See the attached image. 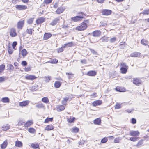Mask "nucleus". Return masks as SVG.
<instances>
[{
	"mask_svg": "<svg viewBox=\"0 0 149 149\" xmlns=\"http://www.w3.org/2000/svg\"><path fill=\"white\" fill-rule=\"evenodd\" d=\"M63 49L61 47V48H59L58 49V53H60L62 52H63Z\"/></svg>",
	"mask_w": 149,
	"mask_h": 149,
	"instance_id": "64",
	"label": "nucleus"
},
{
	"mask_svg": "<svg viewBox=\"0 0 149 149\" xmlns=\"http://www.w3.org/2000/svg\"><path fill=\"white\" fill-rule=\"evenodd\" d=\"M31 146L32 148L34 149L38 148L39 147V145L38 143H32Z\"/></svg>",
	"mask_w": 149,
	"mask_h": 149,
	"instance_id": "33",
	"label": "nucleus"
},
{
	"mask_svg": "<svg viewBox=\"0 0 149 149\" xmlns=\"http://www.w3.org/2000/svg\"><path fill=\"white\" fill-rule=\"evenodd\" d=\"M61 85V83L59 81H56L54 84V87L56 88H59Z\"/></svg>",
	"mask_w": 149,
	"mask_h": 149,
	"instance_id": "26",
	"label": "nucleus"
},
{
	"mask_svg": "<svg viewBox=\"0 0 149 149\" xmlns=\"http://www.w3.org/2000/svg\"><path fill=\"white\" fill-rule=\"evenodd\" d=\"M36 77L33 75H28L25 76V78L27 80H33L35 79L36 78Z\"/></svg>",
	"mask_w": 149,
	"mask_h": 149,
	"instance_id": "10",
	"label": "nucleus"
},
{
	"mask_svg": "<svg viewBox=\"0 0 149 149\" xmlns=\"http://www.w3.org/2000/svg\"><path fill=\"white\" fill-rule=\"evenodd\" d=\"M87 24L85 22H83L81 23L80 25L77 26L76 28V30L79 31H83L85 30L87 27Z\"/></svg>",
	"mask_w": 149,
	"mask_h": 149,
	"instance_id": "2",
	"label": "nucleus"
},
{
	"mask_svg": "<svg viewBox=\"0 0 149 149\" xmlns=\"http://www.w3.org/2000/svg\"><path fill=\"white\" fill-rule=\"evenodd\" d=\"M116 40V38L115 37H114L111 38L110 40V42L111 43H113L115 42Z\"/></svg>",
	"mask_w": 149,
	"mask_h": 149,
	"instance_id": "57",
	"label": "nucleus"
},
{
	"mask_svg": "<svg viewBox=\"0 0 149 149\" xmlns=\"http://www.w3.org/2000/svg\"><path fill=\"white\" fill-rule=\"evenodd\" d=\"M58 60L55 59L51 60L50 63H56L58 62Z\"/></svg>",
	"mask_w": 149,
	"mask_h": 149,
	"instance_id": "59",
	"label": "nucleus"
},
{
	"mask_svg": "<svg viewBox=\"0 0 149 149\" xmlns=\"http://www.w3.org/2000/svg\"><path fill=\"white\" fill-rule=\"evenodd\" d=\"M59 17L55 18L54 20H53L52 22L50 23V25L53 26H54L57 24L58 22H59Z\"/></svg>",
	"mask_w": 149,
	"mask_h": 149,
	"instance_id": "8",
	"label": "nucleus"
},
{
	"mask_svg": "<svg viewBox=\"0 0 149 149\" xmlns=\"http://www.w3.org/2000/svg\"><path fill=\"white\" fill-rule=\"evenodd\" d=\"M42 101L45 103H47L49 102L48 99L46 97L42 98Z\"/></svg>",
	"mask_w": 149,
	"mask_h": 149,
	"instance_id": "32",
	"label": "nucleus"
},
{
	"mask_svg": "<svg viewBox=\"0 0 149 149\" xmlns=\"http://www.w3.org/2000/svg\"><path fill=\"white\" fill-rule=\"evenodd\" d=\"M141 81L140 79H139L138 78H136L133 80V83L134 84L139 86L141 83Z\"/></svg>",
	"mask_w": 149,
	"mask_h": 149,
	"instance_id": "17",
	"label": "nucleus"
},
{
	"mask_svg": "<svg viewBox=\"0 0 149 149\" xmlns=\"http://www.w3.org/2000/svg\"><path fill=\"white\" fill-rule=\"evenodd\" d=\"M15 146L19 147H21L22 146V143L20 141H17L15 142Z\"/></svg>",
	"mask_w": 149,
	"mask_h": 149,
	"instance_id": "21",
	"label": "nucleus"
},
{
	"mask_svg": "<svg viewBox=\"0 0 149 149\" xmlns=\"http://www.w3.org/2000/svg\"><path fill=\"white\" fill-rule=\"evenodd\" d=\"M2 101L4 103H8L9 102V99L8 97H5L2 98Z\"/></svg>",
	"mask_w": 149,
	"mask_h": 149,
	"instance_id": "29",
	"label": "nucleus"
},
{
	"mask_svg": "<svg viewBox=\"0 0 149 149\" xmlns=\"http://www.w3.org/2000/svg\"><path fill=\"white\" fill-rule=\"evenodd\" d=\"M140 55L141 53H140L137 52H135L132 53L130 56L131 57H140Z\"/></svg>",
	"mask_w": 149,
	"mask_h": 149,
	"instance_id": "7",
	"label": "nucleus"
},
{
	"mask_svg": "<svg viewBox=\"0 0 149 149\" xmlns=\"http://www.w3.org/2000/svg\"><path fill=\"white\" fill-rule=\"evenodd\" d=\"M24 24V21H19L17 24V27L18 29H22L23 26Z\"/></svg>",
	"mask_w": 149,
	"mask_h": 149,
	"instance_id": "16",
	"label": "nucleus"
},
{
	"mask_svg": "<svg viewBox=\"0 0 149 149\" xmlns=\"http://www.w3.org/2000/svg\"><path fill=\"white\" fill-rule=\"evenodd\" d=\"M138 138L136 137H130V140L132 141L135 142L137 140Z\"/></svg>",
	"mask_w": 149,
	"mask_h": 149,
	"instance_id": "54",
	"label": "nucleus"
},
{
	"mask_svg": "<svg viewBox=\"0 0 149 149\" xmlns=\"http://www.w3.org/2000/svg\"><path fill=\"white\" fill-rule=\"evenodd\" d=\"M101 34V32L99 30H96L94 31L92 33V35L94 37H99Z\"/></svg>",
	"mask_w": 149,
	"mask_h": 149,
	"instance_id": "9",
	"label": "nucleus"
},
{
	"mask_svg": "<svg viewBox=\"0 0 149 149\" xmlns=\"http://www.w3.org/2000/svg\"><path fill=\"white\" fill-rule=\"evenodd\" d=\"M66 45L67 47H71L74 45V43L72 42H71L66 43Z\"/></svg>",
	"mask_w": 149,
	"mask_h": 149,
	"instance_id": "45",
	"label": "nucleus"
},
{
	"mask_svg": "<svg viewBox=\"0 0 149 149\" xmlns=\"http://www.w3.org/2000/svg\"><path fill=\"white\" fill-rule=\"evenodd\" d=\"M5 68V65H0V73L2 72L3 71Z\"/></svg>",
	"mask_w": 149,
	"mask_h": 149,
	"instance_id": "42",
	"label": "nucleus"
},
{
	"mask_svg": "<svg viewBox=\"0 0 149 149\" xmlns=\"http://www.w3.org/2000/svg\"><path fill=\"white\" fill-rule=\"evenodd\" d=\"M2 128H3L2 130L3 131H6L9 129L10 128V126L8 125H7L6 126L3 125Z\"/></svg>",
	"mask_w": 149,
	"mask_h": 149,
	"instance_id": "24",
	"label": "nucleus"
},
{
	"mask_svg": "<svg viewBox=\"0 0 149 149\" xmlns=\"http://www.w3.org/2000/svg\"><path fill=\"white\" fill-rule=\"evenodd\" d=\"M52 36V34L50 33H45L44 35V40H47L50 38Z\"/></svg>",
	"mask_w": 149,
	"mask_h": 149,
	"instance_id": "18",
	"label": "nucleus"
},
{
	"mask_svg": "<svg viewBox=\"0 0 149 149\" xmlns=\"http://www.w3.org/2000/svg\"><path fill=\"white\" fill-rule=\"evenodd\" d=\"M20 54L23 57L25 56L28 54L27 51L25 49H22L20 52Z\"/></svg>",
	"mask_w": 149,
	"mask_h": 149,
	"instance_id": "23",
	"label": "nucleus"
},
{
	"mask_svg": "<svg viewBox=\"0 0 149 149\" xmlns=\"http://www.w3.org/2000/svg\"><path fill=\"white\" fill-rule=\"evenodd\" d=\"M120 65L122 66L121 67L128 68V66L126 65L125 63L122 62L121 63Z\"/></svg>",
	"mask_w": 149,
	"mask_h": 149,
	"instance_id": "50",
	"label": "nucleus"
},
{
	"mask_svg": "<svg viewBox=\"0 0 149 149\" xmlns=\"http://www.w3.org/2000/svg\"><path fill=\"white\" fill-rule=\"evenodd\" d=\"M128 68L121 67L120 69L121 72L123 74L126 73L127 72Z\"/></svg>",
	"mask_w": 149,
	"mask_h": 149,
	"instance_id": "25",
	"label": "nucleus"
},
{
	"mask_svg": "<svg viewBox=\"0 0 149 149\" xmlns=\"http://www.w3.org/2000/svg\"><path fill=\"white\" fill-rule=\"evenodd\" d=\"M144 15H148L149 14V10H144L142 13Z\"/></svg>",
	"mask_w": 149,
	"mask_h": 149,
	"instance_id": "55",
	"label": "nucleus"
},
{
	"mask_svg": "<svg viewBox=\"0 0 149 149\" xmlns=\"http://www.w3.org/2000/svg\"><path fill=\"white\" fill-rule=\"evenodd\" d=\"M139 132L138 131H131L130 132L129 135L132 136H137L139 135Z\"/></svg>",
	"mask_w": 149,
	"mask_h": 149,
	"instance_id": "3",
	"label": "nucleus"
},
{
	"mask_svg": "<svg viewBox=\"0 0 149 149\" xmlns=\"http://www.w3.org/2000/svg\"><path fill=\"white\" fill-rule=\"evenodd\" d=\"M18 125H24L25 122L22 121V120H19L18 122Z\"/></svg>",
	"mask_w": 149,
	"mask_h": 149,
	"instance_id": "53",
	"label": "nucleus"
},
{
	"mask_svg": "<svg viewBox=\"0 0 149 149\" xmlns=\"http://www.w3.org/2000/svg\"><path fill=\"white\" fill-rule=\"evenodd\" d=\"M53 119L52 118H48L45 120L44 122L45 123H47L49 121H52Z\"/></svg>",
	"mask_w": 149,
	"mask_h": 149,
	"instance_id": "47",
	"label": "nucleus"
},
{
	"mask_svg": "<svg viewBox=\"0 0 149 149\" xmlns=\"http://www.w3.org/2000/svg\"><path fill=\"white\" fill-rule=\"evenodd\" d=\"M102 103V102L101 100H97L93 102L92 103V105L94 106H96L101 104Z\"/></svg>",
	"mask_w": 149,
	"mask_h": 149,
	"instance_id": "13",
	"label": "nucleus"
},
{
	"mask_svg": "<svg viewBox=\"0 0 149 149\" xmlns=\"http://www.w3.org/2000/svg\"><path fill=\"white\" fill-rule=\"evenodd\" d=\"M51 78V76H45L44 77V79L46 82H49Z\"/></svg>",
	"mask_w": 149,
	"mask_h": 149,
	"instance_id": "35",
	"label": "nucleus"
},
{
	"mask_svg": "<svg viewBox=\"0 0 149 149\" xmlns=\"http://www.w3.org/2000/svg\"><path fill=\"white\" fill-rule=\"evenodd\" d=\"M65 109V107L64 106L61 105L59 106L57 108V111H61L64 110Z\"/></svg>",
	"mask_w": 149,
	"mask_h": 149,
	"instance_id": "30",
	"label": "nucleus"
},
{
	"mask_svg": "<svg viewBox=\"0 0 149 149\" xmlns=\"http://www.w3.org/2000/svg\"><path fill=\"white\" fill-rule=\"evenodd\" d=\"M22 65L24 66H25L27 64V63L26 61H23L21 63Z\"/></svg>",
	"mask_w": 149,
	"mask_h": 149,
	"instance_id": "63",
	"label": "nucleus"
},
{
	"mask_svg": "<svg viewBox=\"0 0 149 149\" xmlns=\"http://www.w3.org/2000/svg\"><path fill=\"white\" fill-rule=\"evenodd\" d=\"M136 120L134 118H133L131 119V122L132 124H135L136 123Z\"/></svg>",
	"mask_w": 149,
	"mask_h": 149,
	"instance_id": "58",
	"label": "nucleus"
},
{
	"mask_svg": "<svg viewBox=\"0 0 149 149\" xmlns=\"http://www.w3.org/2000/svg\"><path fill=\"white\" fill-rule=\"evenodd\" d=\"M123 103L124 104V102H123L120 104L119 103H117L116 105L115 106V109H119L121 107V105Z\"/></svg>",
	"mask_w": 149,
	"mask_h": 149,
	"instance_id": "28",
	"label": "nucleus"
},
{
	"mask_svg": "<svg viewBox=\"0 0 149 149\" xmlns=\"http://www.w3.org/2000/svg\"><path fill=\"white\" fill-rule=\"evenodd\" d=\"M79 130V129L77 127H75L72 129V132H78Z\"/></svg>",
	"mask_w": 149,
	"mask_h": 149,
	"instance_id": "52",
	"label": "nucleus"
},
{
	"mask_svg": "<svg viewBox=\"0 0 149 149\" xmlns=\"http://www.w3.org/2000/svg\"><path fill=\"white\" fill-rule=\"evenodd\" d=\"M96 72L92 70L88 71L87 73V75L89 76H94L96 75Z\"/></svg>",
	"mask_w": 149,
	"mask_h": 149,
	"instance_id": "15",
	"label": "nucleus"
},
{
	"mask_svg": "<svg viewBox=\"0 0 149 149\" xmlns=\"http://www.w3.org/2000/svg\"><path fill=\"white\" fill-rule=\"evenodd\" d=\"M17 44V42L16 41H15L13 42L12 43V47L14 49L15 48V46Z\"/></svg>",
	"mask_w": 149,
	"mask_h": 149,
	"instance_id": "60",
	"label": "nucleus"
},
{
	"mask_svg": "<svg viewBox=\"0 0 149 149\" xmlns=\"http://www.w3.org/2000/svg\"><path fill=\"white\" fill-rule=\"evenodd\" d=\"M8 144V143L6 140L5 141L3 144L1 146V148L2 149H4L6 148Z\"/></svg>",
	"mask_w": 149,
	"mask_h": 149,
	"instance_id": "27",
	"label": "nucleus"
},
{
	"mask_svg": "<svg viewBox=\"0 0 149 149\" xmlns=\"http://www.w3.org/2000/svg\"><path fill=\"white\" fill-rule=\"evenodd\" d=\"M52 0H45L44 3L46 4H49L51 3Z\"/></svg>",
	"mask_w": 149,
	"mask_h": 149,
	"instance_id": "51",
	"label": "nucleus"
},
{
	"mask_svg": "<svg viewBox=\"0 0 149 149\" xmlns=\"http://www.w3.org/2000/svg\"><path fill=\"white\" fill-rule=\"evenodd\" d=\"M45 21V19L43 17H40L36 21V22L37 24L42 23Z\"/></svg>",
	"mask_w": 149,
	"mask_h": 149,
	"instance_id": "14",
	"label": "nucleus"
},
{
	"mask_svg": "<svg viewBox=\"0 0 149 149\" xmlns=\"http://www.w3.org/2000/svg\"><path fill=\"white\" fill-rule=\"evenodd\" d=\"M125 42H122L119 45V48L121 49H123L125 47Z\"/></svg>",
	"mask_w": 149,
	"mask_h": 149,
	"instance_id": "31",
	"label": "nucleus"
},
{
	"mask_svg": "<svg viewBox=\"0 0 149 149\" xmlns=\"http://www.w3.org/2000/svg\"><path fill=\"white\" fill-rule=\"evenodd\" d=\"M33 31V30L32 29L30 28L29 29H27L26 31V32L27 33L31 35L32 34V31Z\"/></svg>",
	"mask_w": 149,
	"mask_h": 149,
	"instance_id": "38",
	"label": "nucleus"
},
{
	"mask_svg": "<svg viewBox=\"0 0 149 149\" xmlns=\"http://www.w3.org/2000/svg\"><path fill=\"white\" fill-rule=\"evenodd\" d=\"M111 10L107 9L103 10L101 12L102 15H110L111 13Z\"/></svg>",
	"mask_w": 149,
	"mask_h": 149,
	"instance_id": "4",
	"label": "nucleus"
},
{
	"mask_svg": "<svg viewBox=\"0 0 149 149\" xmlns=\"http://www.w3.org/2000/svg\"><path fill=\"white\" fill-rule=\"evenodd\" d=\"M148 42V41L144 39H142L141 41V43L143 45L145 46L147 45Z\"/></svg>",
	"mask_w": 149,
	"mask_h": 149,
	"instance_id": "37",
	"label": "nucleus"
},
{
	"mask_svg": "<svg viewBox=\"0 0 149 149\" xmlns=\"http://www.w3.org/2000/svg\"><path fill=\"white\" fill-rule=\"evenodd\" d=\"M36 107L40 109L44 107V106L42 103L36 105Z\"/></svg>",
	"mask_w": 149,
	"mask_h": 149,
	"instance_id": "39",
	"label": "nucleus"
},
{
	"mask_svg": "<svg viewBox=\"0 0 149 149\" xmlns=\"http://www.w3.org/2000/svg\"><path fill=\"white\" fill-rule=\"evenodd\" d=\"M66 74L68 75V77L69 79L72 78L73 77V74L71 73H66Z\"/></svg>",
	"mask_w": 149,
	"mask_h": 149,
	"instance_id": "43",
	"label": "nucleus"
},
{
	"mask_svg": "<svg viewBox=\"0 0 149 149\" xmlns=\"http://www.w3.org/2000/svg\"><path fill=\"white\" fill-rule=\"evenodd\" d=\"M108 141V139L107 138L105 137L102 139L101 141V143H105Z\"/></svg>",
	"mask_w": 149,
	"mask_h": 149,
	"instance_id": "44",
	"label": "nucleus"
},
{
	"mask_svg": "<svg viewBox=\"0 0 149 149\" xmlns=\"http://www.w3.org/2000/svg\"><path fill=\"white\" fill-rule=\"evenodd\" d=\"M101 39L102 42H107L109 40L108 37L106 36L102 37Z\"/></svg>",
	"mask_w": 149,
	"mask_h": 149,
	"instance_id": "34",
	"label": "nucleus"
},
{
	"mask_svg": "<svg viewBox=\"0 0 149 149\" xmlns=\"http://www.w3.org/2000/svg\"><path fill=\"white\" fill-rule=\"evenodd\" d=\"M33 21V18H30L27 21V23L29 24H31Z\"/></svg>",
	"mask_w": 149,
	"mask_h": 149,
	"instance_id": "48",
	"label": "nucleus"
},
{
	"mask_svg": "<svg viewBox=\"0 0 149 149\" xmlns=\"http://www.w3.org/2000/svg\"><path fill=\"white\" fill-rule=\"evenodd\" d=\"M5 79V77H0V83L3 82Z\"/></svg>",
	"mask_w": 149,
	"mask_h": 149,
	"instance_id": "61",
	"label": "nucleus"
},
{
	"mask_svg": "<svg viewBox=\"0 0 149 149\" xmlns=\"http://www.w3.org/2000/svg\"><path fill=\"white\" fill-rule=\"evenodd\" d=\"M116 90L118 91L119 92H122V89H121V88L119 87H117L116 88Z\"/></svg>",
	"mask_w": 149,
	"mask_h": 149,
	"instance_id": "62",
	"label": "nucleus"
},
{
	"mask_svg": "<svg viewBox=\"0 0 149 149\" xmlns=\"http://www.w3.org/2000/svg\"><path fill=\"white\" fill-rule=\"evenodd\" d=\"M121 139L119 137L116 138L114 139V142L116 143H118L120 141Z\"/></svg>",
	"mask_w": 149,
	"mask_h": 149,
	"instance_id": "49",
	"label": "nucleus"
},
{
	"mask_svg": "<svg viewBox=\"0 0 149 149\" xmlns=\"http://www.w3.org/2000/svg\"><path fill=\"white\" fill-rule=\"evenodd\" d=\"M78 14L80 15L79 16L72 17L71 18V20L74 22H77L81 20L85 16V14L83 12H80L78 13Z\"/></svg>",
	"mask_w": 149,
	"mask_h": 149,
	"instance_id": "1",
	"label": "nucleus"
},
{
	"mask_svg": "<svg viewBox=\"0 0 149 149\" xmlns=\"http://www.w3.org/2000/svg\"><path fill=\"white\" fill-rule=\"evenodd\" d=\"M29 132L32 133H33L35 132V129L33 128H30L28 130Z\"/></svg>",
	"mask_w": 149,
	"mask_h": 149,
	"instance_id": "46",
	"label": "nucleus"
},
{
	"mask_svg": "<svg viewBox=\"0 0 149 149\" xmlns=\"http://www.w3.org/2000/svg\"><path fill=\"white\" fill-rule=\"evenodd\" d=\"M8 50L9 54H11L13 52V50H12V49L11 48V47L10 46H9L8 47Z\"/></svg>",
	"mask_w": 149,
	"mask_h": 149,
	"instance_id": "40",
	"label": "nucleus"
},
{
	"mask_svg": "<svg viewBox=\"0 0 149 149\" xmlns=\"http://www.w3.org/2000/svg\"><path fill=\"white\" fill-rule=\"evenodd\" d=\"M33 124V123L32 120L28 121L24 124V126L26 127H29Z\"/></svg>",
	"mask_w": 149,
	"mask_h": 149,
	"instance_id": "22",
	"label": "nucleus"
},
{
	"mask_svg": "<svg viewBox=\"0 0 149 149\" xmlns=\"http://www.w3.org/2000/svg\"><path fill=\"white\" fill-rule=\"evenodd\" d=\"M143 143V140H141L139 141L138 142V144L136 145V146L139 147V146L141 145Z\"/></svg>",
	"mask_w": 149,
	"mask_h": 149,
	"instance_id": "56",
	"label": "nucleus"
},
{
	"mask_svg": "<svg viewBox=\"0 0 149 149\" xmlns=\"http://www.w3.org/2000/svg\"><path fill=\"white\" fill-rule=\"evenodd\" d=\"M7 67L8 70H13L14 69L13 66L11 64H9L7 65Z\"/></svg>",
	"mask_w": 149,
	"mask_h": 149,
	"instance_id": "36",
	"label": "nucleus"
},
{
	"mask_svg": "<svg viewBox=\"0 0 149 149\" xmlns=\"http://www.w3.org/2000/svg\"><path fill=\"white\" fill-rule=\"evenodd\" d=\"M65 9V8L63 7L58 8L56 11V13L58 14H60L63 12Z\"/></svg>",
	"mask_w": 149,
	"mask_h": 149,
	"instance_id": "11",
	"label": "nucleus"
},
{
	"mask_svg": "<svg viewBox=\"0 0 149 149\" xmlns=\"http://www.w3.org/2000/svg\"><path fill=\"white\" fill-rule=\"evenodd\" d=\"M10 36L12 37H15L17 36V34L16 30L14 28L10 29Z\"/></svg>",
	"mask_w": 149,
	"mask_h": 149,
	"instance_id": "6",
	"label": "nucleus"
},
{
	"mask_svg": "<svg viewBox=\"0 0 149 149\" xmlns=\"http://www.w3.org/2000/svg\"><path fill=\"white\" fill-rule=\"evenodd\" d=\"M16 8L19 10H22L26 9L27 6L24 5H17L15 6Z\"/></svg>",
	"mask_w": 149,
	"mask_h": 149,
	"instance_id": "5",
	"label": "nucleus"
},
{
	"mask_svg": "<svg viewBox=\"0 0 149 149\" xmlns=\"http://www.w3.org/2000/svg\"><path fill=\"white\" fill-rule=\"evenodd\" d=\"M54 128V127L52 125H49L46 126L45 130H51Z\"/></svg>",
	"mask_w": 149,
	"mask_h": 149,
	"instance_id": "20",
	"label": "nucleus"
},
{
	"mask_svg": "<svg viewBox=\"0 0 149 149\" xmlns=\"http://www.w3.org/2000/svg\"><path fill=\"white\" fill-rule=\"evenodd\" d=\"M30 102L29 100H26L22 102H20L19 106L21 107L25 106L28 105Z\"/></svg>",
	"mask_w": 149,
	"mask_h": 149,
	"instance_id": "12",
	"label": "nucleus"
},
{
	"mask_svg": "<svg viewBox=\"0 0 149 149\" xmlns=\"http://www.w3.org/2000/svg\"><path fill=\"white\" fill-rule=\"evenodd\" d=\"M94 124L99 125L101 123V120L100 118H97L94 120L93 121Z\"/></svg>",
	"mask_w": 149,
	"mask_h": 149,
	"instance_id": "19",
	"label": "nucleus"
},
{
	"mask_svg": "<svg viewBox=\"0 0 149 149\" xmlns=\"http://www.w3.org/2000/svg\"><path fill=\"white\" fill-rule=\"evenodd\" d=\"M75 118L74 117H72V118H68L67 119V121L69 123H72L73 122Z\"/></svg>",
	"mask_w": 149,
	"mask_h": 149,
	"instance_id": "41",
	"label": "nucleus"
}]
</instances>
